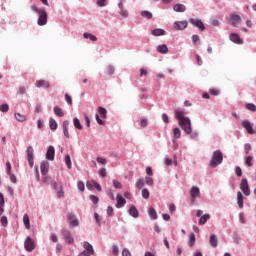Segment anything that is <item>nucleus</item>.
Wrapping results in <instances>:
<instances>
[{
  "label": "nucleus",
  "instance_id": "052dcab7",
  "mask_svg": "<svg viewBox=\"0 0 256 256\" xmlns=\"http://www.w3.org/2000/svg\"><path fill=\"white\" fill-rule=\"evenodd\" d=\"M6 172L8 175H11V162L6 163Z\"/></svg>",
  "mask_w": 256,
  "mask_h": 256
},
{
  "label": "nucleus",
  "instance_id": "a19ab883",
  "mask_svg": "<svg viewBox=\"0 0 256 256\" xmlns=\"http://www.w3.org/2000/svg\"><path fill=\"white\" fill-rule=\"evenodd\" d=\"M65 163H66L68 169H71V167H72V162H71V156H70L69 154H67V155L65 156Z\"/></svg>",
  "mask_w": 256,
  "mask_h": 256
},
{
  "label": "nucleus",
  "instance_id": "de8ad7c7",
  "mask_svg": "<svg viewBox=\"0 0 256 256\" xmlns=\"http://www.w3.org/2000/svg\"><path fill=\"white\" fill-rule=\"evenodd\" d=\"M95 183H96L95 181H88L86 183L87 189H89V191H92L93 187H95Z\"/></svg>",
  "mask_w": 256,
  "mask_h": 256
},
{
  "label": "nucleus",
  "instance_id": "f704fd0d",
  "mask_svg": "<svg viewBox=\"0 0 256 256\" xmlns=\"http://www.w3.org/2000/svg\"><path fill=\"white\" fill-rule=\"evenodd\" d=\"M119 9H120V15H122V17H127L129 15V13L127 12V10L123 9V2H120L118 5Z\"/></svg>",
  "mask_w": 256,
  "mask_h": 256
},
{
  "label": "nucleus",
  "instance_id": "a878e982",
  "mask_svg": "<svg viewBox=\"0 0 256 256\" xmlns=\"http://www.w3.org/2000/svg\"><path fill=\"white\" fill-rule=\"evenodd\" d=\"M152 35H154V37H161V36L165 35V30H163L161 28H156L152 31Z\"/></svg>",
  "mask_w": 256,
  "mask_h": 256
},
{
  "label": "nucleus",
  "instance_id": "cd10ccee",
  "mask_svg": "<svg viewBox=\"0 0 256 256\" xmlns=\"http://www.w3.org/2000/svg\"><path fill=\"white\" fill-rule=\"evenodd\" d=\"M148 215H149V217H150L152 220L157 219V211H155V208L150 207V208L148 209Z\"/></svg>",
  "mask_w": 256,
  "mask_h": 256
},
{
  "label": "nucleus",
  "instance_id": "5701e85b",
  "mask_svg": "<svg viewBox=\"0 0 256 256\" xmlns=\"http://www.w3.org/2000/svg\"><path fill=\"white\" fill-rule=\"evenodd\" d=\"M62 127H63V133H64L65 137H67V139H69L70 136H69V122H68V120L63 122Z\"/></svg>",
  "mask_w": 256,
  "mask_h": 256
},
{
  "label": "nucleus",
  "instance_id": "4d7b16f0",
  "mask_svg": "<svg viewBox=\"0 0 256 256\" xmlns=\"http://www.w3.org/2000/svg\"><path fill=\"white\" fill-rule=\"evenodd\" d=\"M31 9H32V11H34L35 13H38V15H39V13H41V11H45V9H39L37 6H35V5H32L31 6Z\"/></svg>",
  "mask_w": 256,
  "mask_h": 256
},
{
  "label": "nucleus",
  "instance_id": "aec40b11",
  "mask_svg": "<svg viewBox=\"0 0 256 256\" xmlns=\"http://www.w3.org/2000/svg\"><path fill=\"white\" fill-rule=\"evenodd\" d=\"M209 243L211 247H217L219 245V240L217 239V236L215 234H212L209 238Z\"/></svg>",
  "mask_w": 256,
  "mask_h": 256
},
{
  "label": "nucleus",
  "instance_id": "9d476101",
  "mask_svg": "<svg viewBox=\"0 0 256 256\" xmlns=\"http://www.w3.org/2000/svg\"><path fill=\"white\" fill-rule=\"evenodd\" d=\"M189 23L187 21H178L174 23V29L176 31H184V29H187Z\"/></svg>",
  "mask_w": 256,
  "mask_h": 256
},
{
  "label": "nucleus",
  "instance_id": "e433bc0d",
  "mask_svg": "<svg viewBox=\"0 0 256 256\" xmlns=\"http://www.w3.org/2000/svg\"><path fill=\"white\" fill-rule=\"evenodd\" d=\"M135 185L138 189H143V187H145V180H143V178H140L136 181Z\"/></svg>",
  "mask_w": 256,
  "mask_h": 256
},
{
  "label": "nucleus",
  "instance_id": "1a4fd4ad",
  "mask_svg": "<svg viewBox=\"0 0 256 256\" xmlns=\"http://www.w3.org/2000/svg\"><path fill=\"white\" fill-rule=\"evenodd\" d=\"M190 196L192 201H195V199H197L198 197H201V190L199 189V187L193 186L190 189Z\"/></svg>",
  "mask_w": 256,
  "mask_h": 256
},
{
  "label": "nucleus",
  "instance_id": "0eeeda50",
  "mask_svg": "<svg viewBox=\"0 0 256 256\" xmlns=\"http://www.w3.org/2000/svg\"><path fill=\"white\" fill-rule=\"evenodd\" d=\"M39 18L37 24L43 27V25H47V11L43 10L39 14Z\"/></svg>",
  "mask_w": 256,
  "mask_h": 256
},
{
  "label": "nucleus",
  "instance_id": "bf43d9fd",
  "mask_svg": "<svg viewBox=\"0 0 256 256\" xmlns=\"http://www.w3.org/2000/svg\"><path fill=\"white\" fill-rule=\"evenodd\" d=\"M99 175L101 177H107V170L105 168H102L99 170Z\"/></svg>",
  "mask_w": 256,
  "mask_h": 256
},
{
  "label": "nucleus",
  "instance_id": "c03bdc74",
  "mask_svg": "<svg viewBox=\"0 0 256 256\" xmlns=\"http://www.w3.org/2000/svg\"><path fill=\"white\" fill-rule=\"evenodd\" d=\"M0 111L2 113H7L9 111V104H2V105H0Z\"/></svg>",
  "mask_w": 256,
  "mask_h": 256
},
{
  "label": "nucleus",
  "instance_id": "72a5a7b5",
  "mask_svg": "<svg viewBox=\"0 0 256 256\" xmlns=\"http://www.w3.org/2000/svg\"><path fill=\"white\" fill-rule=\"evenodd\" d=\"M83 37H84V39H90V41H97V36H95L91 33H84Z\"/></svg>",
  "mask_w": 256,
  "mask_h": 256
},
{
  "label": "nucleus",
  "instance_id": "5fc2aeb1",
  "mask_svg": "<svg viewBox=\"0 0 256 256\" xmlns=\"http://www.w3.org/2000/svg\"><path fill=\"white\" fill-rule=\"evenodd\" d=\"M251 149H252L251 144L244 145V151H245L246 155H249V152L251 151Z\"/></svg>",
  "mask_w": 256,
  "mask_h": 256
},
{
  "label": "nucleus",
  "instance_id": "3c124183",
  "mask_svg": "<svg viewBox=\"0 0 256 256\" xmlns=\"http://www.w3.org/2000/svg\"><path fill=\"white\" fill-rule=\"evenodd\" d=\"M65 101L68 105H73V98L69 94H65Z\"/></svg>",
  "mask_w": 256,
  "mask_h": 256
},
{
  "label": "nucleus",
  "instance_id": "6e6552de",
  "mask_svg": "<svg viewBox=\"0 0 256 256\" xmlns=\"http://www.w3.org/2000/svg\"><path fill=\"white\" fill-rule=\"evenodd\" d=\"M241 125L244 129H246L247 133H249V135H254L255 130H253V125L251 122H249L248 120H244L241 122Z\"/></svg>",
  "mask_w": 256,
  "mask_h": 256
},
{
  "label": "nucleus",
  "instance_id": "8fccbe9b",
  "mask_svg": "<svg viewBox=\"0 0 256 256\" xmlns=\"http://www.w3.org/2000/svg\"><path fill=\"white\" fill-rule=\"evenodd\" d=\"M77 188L79 191H85V183H83V181H78Z\"/></svg>",
  "mask_w": 256,
  "mask_h": 256
},
{
  "label": "nucleus",
  "instance_id": "b1692460",
  "mask_svg": "<svg viewBox=\"0 0 256 256\" xmlns=\"http://www.w3.org/2000/svg\"><path fill=\"white\" fill-rule=\"evenodd\" d=\"M23 223L26 229H31V220H29V215L24 214L23 216Z\"/></svg>",
  "mask_w": 256,
  "mask_h": 256
},
{
  "label": "nucleus",
  "instance_id": "2eb2a0df",
  "mask_svg": "<svg viewBox=\"0 0 256 256\" xmlns=\"http://www.w3.org/2000/svg\"><path fill=\"white\" fill-rule=\"evenodd\" d=\"M116 201H117V204H116L117 209H121V207H125V203H127V200H125V198H123V196H121L120 194H117Z\"/></svg>",
  "mask_w": 256,
  "mask_h": 256
},
{
  "label": "nucleus",
  "instance_id": "ea45409f",
  "mask_svg": "<svg viewBox=\"0 0 256 256\" xmlns=\"http://www.w3.org/2000/svg\"><path fill=\"white\" fill-rule=\"evenodd\" d=\"M188 245L189 247H193L195 245V234H190Z\"/></svg>",
  "mask_w": 256,
  "mask_h": 256
},
{
  "label": "nucleus",
  "instance_id": "f8f14e48",
  "mask_svg": "<svg viewBox=\"0 0 256 256\" xmlns=\"http://www.w3.org/2000/svg\"><path fill=\"white\" fill-rule=\"evenodd\" d=\"M67 217H68V221H69V224L71 225V227L79 226V220H77V218L75 217V214L68 213Z\"/></svg>",
  "mask_w": 256,
  "mask_h": 256
},
{
  "label": "nucleus",
  "instance_id": "39448f33",
  "mask_svg": "<svg viewBox=\"0 0 256 256\" xmlns=\"http://www.w3.org/2000/svg\"><path fill=\"white\" fill-rule=\"evenodd\" d=\"M229 21L233 27H237V25H241L242 20L240 15H238L237 13H232L230 14Z\"/></svg>",
  "mask_w": 256,
  "mask_h": 256
},
{
  "label": "nucleus",
  "instance_id": "864d4df0",
  "mask_svg": "<svg viewBox=\"0 0 256 256\" xmlns=\"http://www.w3.org/2000/svg\"><path fill=\"white\" fill-rule=\"evenodd\" d=\"M96 161H98L101 165H107V159L103 157H97Z\"/></svg>",
  "mask_w": 256,
  "mask_h": 256
},
{
  "label": "nucleus",
  "instance_id": "58836bf2",
  "mask_svg": "<svg viewBox=\"0 0 256 256\" xmlns=\"http://www.w3.org/2000/svg\"><path fill=\"white\" fill-rule=\"evenodd\" d=\"M245 108H246L248 111H252L253 113H255V111H256V105L253 104V103H248V104H246Z\"/></svg>",
  "mask_w": 256,
  "mask_h": 256
},
{
  "label": "nucleus",
  "instance_id": "a18cd8bd",
  "mask_svg": "<svg viewBox=\"0 0 256 256\" xmlns=\"http://www.w3.org/2000/svg\"><path fill=\"white\" fill-rule=\"evenodd\" d=\"M142 197H143V199H149L150 193H149V190L147 188H144L142 190Z\"/></svg>",
  "mask_w": 256,
  "mask_h": 256
},
{
  "label": "nucleus",
  "instance_id": "79ce46f5",
  "mask_svg": "<svg viewBox=\"0 0 256 256\" xmlns=\"http://www.w3.org/2000/svg\"><path fill=\"white\" fill-rule=\"evenodd\" d=\"M141 16L145 17L146 19H152L153 18V14L149 11H142Z\"/></svg>",
  "mask_w": 256,
  "mask_h": 256
},
{
  "label": "nucleus",
  "instance_id": "bb28decb",
  "mask_svg": "<svg viewBox=\"0 0 256 256\" xmlns=\"http://www.w3.org/2000/svg\"><path fill=\"white\" fill-rule=\"evenodd\" d=\"M237 205L240 209H243V194L241 192H237Z\"/></svg>",
  "mask_w": 256,
  "mask_h": 256
},
{
  "label": "nucleus",
  "instance_id": "680f3d73",
  "mask_svg": "<svg viewBox=\"0 0 256 256\" xmlns=\"http://www.w3.org/2000/svg\"><path fill=\"white\" fill-rule=\"evenodd\" d=\"M7 218L5 216H2L1 217V224L3 225V227H7Z\"/></svg>",
  "mask_w": 256,
  "mask_h": 256
},
{
  "label": "nucleus",
  "instance_id": "2f4dec72",
  "mask_svg": "<svg viewBox=\"0 0 256 256\" xmlns=\"http://www.w3.org/2000/svg\"><path fill=\"white\" fill-rule=\"evenodd\" d=\"M49 127L52 131H56L58 125H57V121H55V119L51 118L49 121Z\"/></svg>",
  "mask_w": 256,
  "mask_h": 256
},
{
  "label": "nucleus",
  "instance_id": "a211bd4d",
  "mask_svg": "<svg viewBox=\"0 0 256 256\" xmlns=\"http://www.w3.org/2000/svg\"><path fill=\"white\" fill-rule=\"evenodd\" d=\"M42 175H47L49 173V162L44 161L40 165Z\"/></svg>",
  "mask_w": 256,
  "mask_h": 256
},
{
  "label": "nucleus",
  "instance_id": "4468645a",
  "mask_svg": "<svg viewBox=\"0 0 256 256\" xmlns=\"http://www.w3.org/2000/svg\"><path fill=\"white\" fill-rule=\"evenodd\" d=\"M230 41H232L233 43H236L237 45H243V40L237 33L230 34Z\"/></svg>",
  "mask_w": 256,
  "mask_h": 256
},
{
  "label": "nucleus",
  "instance_id": "7ed1b4c3",
  "mask_svg": "<svg viewBox=\"0 0 256 256\" xmlns=\"http://www.w3.org/2000/svg\"><path fill=\"white\" fill-rule=\"evenodd\" d=\"M240 189L246 197H249L251 195V189L249 188V181H247L246 178H243L240 183Z\"/></svg>",
  "mask_w": 256,
  "mask_h": 256
},
{
  "label": "nucleus",
  "instance_id": "09e8293b",
  "mask_svg": "<svg viewBox=\"0 0 256 256\" xmlns=\"http://www.w3.org/2000/svg\"><path fill=\"white\" fill-rule=\"evenodd\" d=\"M235 174L237 175V177H243V170H241V167L237 166L235 168Z\"/></svg>",
  "mask_w": 256,
  "mask_h": 256
},
{
  "label": "nucleus",
  "instance_id": "c9c22d12",
  "mask_svg": "<svg viewBox=\"0 0 256 256\" xmlns=\"http://www.w3.org/2000/svg\"><path fill=\"white\" fill-rule=\"evenodd\" d=\"M245 165L247 167H253V156H247L245 158Z\"/></svg>",
  "mask_w": 256,
  "mask_h": 256
},
{
  "label": "nucleus",
  "instance_id": "c756f323",
  "mask_svg": "<svg viewBox=\"0 0 256 256\" xmlns=\"http://www.w3.org/2000/svg\"><path fill=\"white\" fill-rule=\"evenodd\" d=\"M98 113L102 119H107V109L100 106L98 107Z\"/></svg>",
  "mask_w": 256,
  "mask_h": 256
},
{
  "label": "nucleus",
  "instance_id": "412c9836",
  "mask_svg": "<svg viewBox=\"0 0 256 256\" xmlns=\"http://www.w3.org/2000/svg\"><path fill=\"white\" fill-rule=\"evenodd\" d=\"M173 9L176 11V13H185L187 8L183 4H175Z\"/></svg>",
  "mask_w": 256,
  "mask_h": 256
},
{
  "label": "nucleus",
  "instance_id": "603ef678",
  "mask_svg": "<svg viewBox=\"0 0 256 256\" xmlns=\"http://www.w3.org/2000/svg\"><path fill=\"white\" fill-rule=\"evenodd\" d=\"M90 200L92 201V203H94V205H97V203H99V197L95 195H90Z\"/></svg>",
  "mask_w": 256,
  "mask_h": 256
},
{
  "label": "nucleus",
  "instance_id": "7c9ffc66",
  "mask_svg": "<svg viewBox=\"0 0 256 256\" xmlns=\"http://www.w3.org/2000/svg\"><path fill=\"white\" fill-rule=\"evenodd\" d=\"M54 113L55 115H57V117H63L65 115V113L63 112V109H61L58 106L54 107Z\"/></svg>",
  "mask_w": 256,
  "mask_h": 256
},
{
  "label": "nucleus",
  "instance_id": "37998d69",
  "mask_svg": "<svg viewBox=\"0 0 256 256\" xmlns=\"http://www.w3.org/2000/svg\"><path fill=\"white\" fill-rule=\"evenodd\" d=\"M174 139H179L181 137V130L179 128H175L173 130Z\"/></svg>",
  "mask_w": 256,
  "mask_h": 256
},
{
  "label": "nucleus",
  "instance_id": "20e7f679",
  "mask_svg": "<svg viewBox=\"0 0 256 256\" xmlns=\"http://www.w3.org/2000/svg\"><path fill=\"white\" fill-rule=\"evenodd\" d=\"M26 153H27L28 163H29L30 167H33L34 159H35V150H33V148L31 146H28Z\"/></svg>",
  "mask_w": 256,
  "mask_h": 256
},
{
  "label": "nucleus",
  "instance_id": "f3484780",
  "mask_svg": "<svg viewBox=\"0 0 256 256\" xmlns=\"http://www.w3.org/2000/svg\"><path fill=\"white\" fill-rule=\"evenodd\" d=\"M54 189L57 191L58 199L65 196V192H63V186L59 185L57 182L54 183Z\"/></svg>",
  "mask_w": 256,
  "mask_h": 256
},
{
  "label": "nucleus",
  "instance_id": "6ab92c4d",
  "mask_svg": "<svg viewBox=\"0 0 256 256\" xmlns=\"http://www.w3.org/2000/svg\"><path fill=\"white\" fill-rule=\"evenodd\" d=\"M63 237H64L65 241H67L69 244L73 243V241H74V238H73V236H71V232H69V230L63 231Z\"/></svg>",
  "mask_w": 256,
  "mask_h": 256
},
{
  "label": "nucleus",
  "instance_id": "473e14b6",
  "mask_svg": "<svg viewBox=\"0 0 256 256\" xmlns=\"http://www.w3.org/2000/svg\"><path fill=\"white\" fill-rule=\"evenodd\" d=\"M15 119L23 123V121H27V116L21 113H15Z\"/></svg>",
  "mask_w": 256,
  "mask_h": 256
},
{
  "label": "nucleus",
  "instance_id": "4c0bfd02",
  "mask_svg": "<svg viewBox=\"0 0 256 256\" xmlns=\"http://www.w3.org/2000/svg\"><path fill=\"white\" fill-rule=\"evenodd\" d=\"M73 123L76 129H79V130L83 129V125H81V121H79L78 118H74Z\"/></svg>",
  "mask_w": 256,
  "mask_h": 256
},
{
  "label": "nucleus",
  "instance_id": "0e129e2a",
  "mask_svg": "<svg viewBox=\"0 0 256 256\" xmlns=\"http://www.w3.org/2000/svg\"><path fill=\"white\" fill-rule=\"evenodd\" d=\"M209 93H210V95L217 96V95H219V90H217V89H210Z\"/></svg>",
  "mask_w": 256,
  "mask_h": 256
},
{
  "label": "nucleus",
  "instance_id": "69168bd1",
  "mask_svg": "<svg viewBox=\"0 0 256 256\" xmlns=\"http://www.w3.org/2000/svg\"><path fill=\"white\" fill-rule=\"evenodd\" d=\"M112 252H113V255H119V247L117 246H113L112 247Z\"/></svg>",
  "mask_w": 256,
  "mask_h": 256
},
{
  "label": "nucleus",
  "instance_id": "6e6d98bb",
  "mask_svg": "<svg viewBox=\"0 0 256 256\" xmlns=\"http://www.w3.org/2000/svg\"><path fill=\"white\" fill-rule=\"evenodd\" d=\"M25 93H27V88H25L24 86L18 89V95H25Z\"/></svg>",
  "mask_w": 256,
  "mask_h": 256
},
{
  "label": "nucleus",
  "instance_id": "774afa93",
  "mask_svg": "<svg viewBox=\"0 0 256 256\" xmlns=\"http://www.w3.org/2000/svg\"><path fill=\"white\" fill-rule=\"evenodd\" d=\"M122 256H131V252L129 250H127V249H124L122 251Z\"/></svg>",
  "mask_w": 256,
  "mask_h": 256
},
{
  "label": "nucleus",
  "instance_id": "c85d7f7f",
  "mask_svg": "<svg viewBox=\"0 0 256 256\" xmlns=\"http://www.w3.org/2000/svg\"><path fill=\"white\" fill-rule=\"evenodd\" d=\"M209 219H211V216L209 214L201 216L199 220V225H205L207 221H209Z\"/></svg>",
  "mask_w": 256,
  "mask_h": 256
},
{
  "label": "nucleus",
  "instance_id": "393cba45",
  "mask_svg": "<svg viewBox=\"0 0 256 256\" xmlns=\"http://www.w3.org/2000/svg\"><path fill=\"white\" fill-rule=\"evenodd\" d=\"M129 215H131V217L137 218L139 217V210H137L135 206H131L129 208Z\"/></svg>",
  "mask_w": 256,
  "mask_h": 256
},
{
  "label": "nucleus",
  "instance_id": "e2e57ef3",
  "mask_svg": "<svg viewBox=\"0 0 256 256\" xmlns=\"http://www.w3.org/2000/svg\"><path fill=\"white\" fill-rule=\"evenodd\" d=\"M140 77H147V70L145 68L140 69Z\"/></svg>",
  "mask_w": 256,
  "mask_h": 256
},
{
  "label": "nucleus",
  "instance_id": "4be33fe9",
  "mask_svg": "<svg viewBox=\"0 0 256 256\" xmlns=\"http://www.w3.org/2000/svg\"><path fill=\"white\" fill-rule=\"evenodd\" d=\"M157 51H158V53H161L162 55H167V53H169V48L167 47V45L162 44L157 47Z\"/></svg>",
  "mask_w": 256,
  "mask_h": 256
},
{
  "label": "nucleus",
  "instance_id": "ddd939ff",
  "mask_svg": "<svg viewBox=\"0 0 256 256\" xmlns=\"http://www.w3.org/2000/svg\"><path fill=\"white\" fill-rule=\"evenodd\" d=\"M46 159H48V161H53L55 159V147H48V150L46 152Z\"/></svg>",
  "mask_w": 256,
  "mask_h": 256
},
{
  "label": "nucleus",
  "instance_id": "f03ea898",
  "mask_svg": "<svg viewBox=\"0 0 256 256\" xmlns=\"http://www.w3.org/2000/svg\"><path fill=\"white\" fill-rule=\"evenodd\" d=\"M223 163V152L220 150L214 151L212 155V159L210 161V167L215 169V167H219Z\"/></svg>",
  "mask_w": 256,
  "mask_h": 256
},
{
  "label": "nucleus",
  "instance_id": "13d9d810",
  "mask_svg": "<svg viewBox=\"0 0 256 256\" xmlns=\"http://www.w3.org/2000/svg\"><path fill=\"white\" fill-rule=\"evenodd\" d=\"M95 119L98 123V125H105V122H103V120L101 119V117H99V114L95 115Z\"/></svg>",
  "mask_w": 256,
  "mask_h": 256
},
{
  "label": "nucleus",
  "instance_id": "dca6fc26",
  "mask_svg": "<svg viewBox=\"0 0 256 256\" xmlns=\"http://www.w3.org/2000/svg\"><path fill=\"white\" fill-rule=\"evenodd\" d=\"M35 86L38 88L44 87V89H49V87H51V84L47 80H37Z\"/></svg>",
  "mask_w": 256,
  "mask_h": 256
},
{
  "label": "nucleus",
  "instance_id": "49530a36",
  "mask_svg": "<svg viewBox=\"0 0 256 256\" xmlns=\"http://www.w3.org/2000/svg\"><path fill=\"white\" fill-rule=\"evenodd\" d=\"M113 187H115V189H123V184L117 180H113Z\"/></svg>",
  "mask_w": 256,
  "mask_h": 256
},
{
  "label": "nucleus",
  "instance_id": "338daca9",
  "mask_svg": "<svg viewBox=\"0 0 256 256\" xmlns=\"http://www.w3.org/2000/svg\"><path fill=\"white\" fill-rule=\"evenodd\" d=\"M145 181H146V185H153V178H151V177H146V178H145Z\"/></svg>",
  "mask_w": 256,
  "mask_h": 256
},
{
  "label": "nucleus",
  "instance_id": "9b49d317",
  "mask_svg": "<svg viewBox=\"0 0 256 256\" xmlns=\"http://www.w3.org/2000/svg\"><path fill=\"white\" fill-rule=\"evenodd\" d=\"M190 23L191 25H193L194 27H198L199 31H203L205 29V25L203 24V22L199 19H195V18H191L190 19Z\"/></svg>",
  "mask_w": 256,
  "mask_h": 256
},
{
  "label": "nucleus",
  "instance_id": "423d86ee",
  "mask_svg": "<svg viewBox=\"0 0 256 256\" xmlns=\"http://www.w3.org/2000/svg\"><path fill=\"white\" fill-rule=\"evenodd\" d=\"M24 247L26 249V251H28L29 253H31V251H33L35 249V242L33 241V239L31 237H27L25 242H24Z\"/></svg>",
  "mask_w": 256,
  "mask_h": 256
},
{
  "label": "nucleus",
  "instance_id": "f257e3e1",
  "mask_svg": "<svg viewBox=\"0 0 256 256\" xmlns=\"http://www.w3.org/2000/svg\"><path fill=\"white\" fill-rule=\"evenodd\" d=\"M174 114L180 127L183 129L186 135H191L193 133V128L191 127V119L185 117V111L183 109H175Z\"/></svg>",
  "mask_w": 256,
  "mask_h": 256
}]
</instances>
